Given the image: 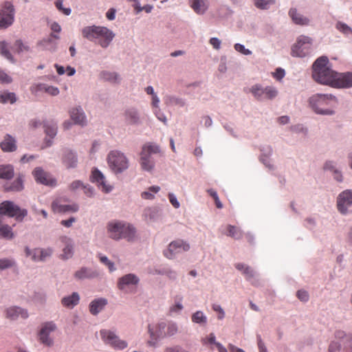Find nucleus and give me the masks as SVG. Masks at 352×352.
<instances>
[{"label":"nucleus","instance_id":"obj_44","mask_svg":"<svg viewBox=\"0 0 352 352\" xmlns=\"http://www.w3.org/2000/svg\"><path fill=\"white\" fill-rule=\"evenodd\" d=\"M165 331V337H171L175 336L178 331L177 324L170 322L166 324Z\"/></svg>","mask_w":352,"mask_h":352},{"label":"nucleus","instance_id":"obj_18","mask_svg":"<svg viewBox=\"0 0 352 352\" xmlns=\"http://www.w3.org/2000/svg\"><path fill=\"white\" fill-rule=\"evenodd\" d=\"M56 329V325L54 323L50 322H46L45 323L39 332L38 336L40 341L47 345L50 346L52 344L53 341L49 337V335L51 332L54 331Z\"/></svg>","mask_w":352,"mask_h":352},{"label":"nucleus","instance_id":"obj_22","mask_svg":"<svg viewBox=\"0 0 352 352\" xmlns=\"http://www.w3.org/2000/svg\"><path fill=\"white\" fill-rule=\"evenodd\" d=\"M6 317L11 320H16L19 317L27 318L28 317V311L18 307H12L6 310Z\"/></svg>","mask_w":352,"mask_h":352},{"label":"nucleus","instance_id":"obj_60","mask_svg":"<svg viewBox=\"0 0 352 352\" xmlns=\"http://www.w3.org/2000/svg\"><path fill=\"white\" fill-rule=\"evenodd\" d=\"M181 300H182V298H179V301L177 302H175V304L170 308V312H171V313L179 312L183 309V306H182V303L180 302Z\"/></svg>","mask_w":352,"mask_h":352},{"label":"nucleus","instance_id":"obj_8","mask_svg":"<svg viewBox=\"0 0 352 352\" xmlns=\"http://www.w3.org/2000/svg\"><path fill=\"white\" fill-rule=\"evenodd\" d=\"M14 8L10 1H5L0 10V29H6L14 21Z\"/></svg>","mask_w":352,"mask_h":352},{"label":"nucleus","instance_id":"obj_54","mask_svg":"<svg viewBox=\"0 0 352 352\" xmlns=\"http://www.w3.org/2000/svg\"><path fill=\"white\" fill-rule=\"evenodd\" d=\"M296 295L301 301L307 302L309 300V294L305 290H298Z\"/></svg>","mask_w":352,"mask_h":352},{"label":"nucleus","instance_id":"obj_21","mask_svg":"<svg viewBox=\"0 0 352 352\" xmlns=\"http://www.w3.org/2000/svg\"><path fill=\"white\" fill-rule=\"evenodd\" d=\"M289 16L292 19V21L298 25H308L310 23V20L308 17L299 13L296 8H291L288 12Z\"/></svg>","mask_w":352,"mask_h":352},{"label":"nucleus","instance_id":"obj_38","mask_svg":"<svg viewBox=\"0 0 352 352\" xmlns=\"http://www.w3.org/2000/svg\"><path fill=\"white\" fill-rule=\"evenodd\" d=\"M16 101V97L14 93L4 91L0 94V102L5 104L10 102L14 104Z\"/></svg>","mask_w":352,"mask_h":352},{"label":"nucleus","instance_id":"obj_43","mask_svg":"<svg viewBox=\"0 0 352 352\" xmlns=\"http://www.w3.org/2000/svg\"><path fill=\"white\" fill-rule=\"evenodd\" d=\"M0 54L8 60L13 62V57L8 50V45L6 41L0 42Z\"/></svg>","mask_w":352,"mask_h":352},{"label":"nucleus","instance_id":"obj_27","mask_svg":"<svg viewBox=\"0 0 352 352\" xmlns=\"http://www.w3.org/2000/svg\"><path fill=\"white\" fill-rule=\"evenodd\" d=\"M191 8L197 14H203L208 8L207 0H190Z\"/></svg>","mask_w":352,"mask_h":352},{"label":"nucleus","instance_id":"obj_62","mask_svg":"<svg viewBox=\"0 0 352 352\" xmlns=\"http://www.w3.org/2000/svg\"><path fill=\"white\" fill-rule=\"evenodd\" d=\"M76 218L70 217L67 220H62L60 224L65 227L69 228L72 226V223L76 221Z\"/></svg>","mask_w":352,"mask_h":352},{"label":"nucleus","instance_id":"obj_58","mask_svg":"<svg viewBox=\"0 0 352 352\" xmlns=\"http://www.w3.org/2000/svg\"><path fill=\"white\" fill-rule=\"evenodd\" d=\"M212 309L216 311V312H218L219 313V316H218V318L221 320L224 318V316H225V313L223 310V309L221 307L220 305H212Z\"/></svg>","mask_w":352,"mask_h":352},{"label":"nucleus","instance_id":"obj_53","mask_svg":"<svg viewBox=\"0 0 352 352\" xmlns=\"http://www.w3.org/2000/svg\"><path fill=\"white\" fill-rule=\"evenodd\" d=\"M12 82V78L3 70L0 69V82L10 83Z\"/></svg>","mask_w":352,"mask_h":352},{"label":"nucleus","instance_id":"obj_2","mask_svg":"<svg viewBox=\"0 0 352 352\" xmlns=\"http://www.w3.org/2000/svg\"><path fill=\"white\" fill-rule=\"evenodd\" d=\"M309 103L318 114L333 115L338 104V99L332 94H316L309 98Z\"/></svg>","mask_w":352,"mask_h":352},{"label":"nucleus","instance_id":"obj_20","mask_svg":"<svg viewBox=\"0 0 352 352\" xmlns=\"http://www.w3.org/2000/svg\"><path fill=\"white\" fill-rule=\"evenodd\" d=\"M5 192H20L23 190V178L19 175L12 182H6L3 186Z\"/></svg>","mask_w":352,"mask_h":352},{"label":"nucleus","instance_id":"obj_5","mask_svg":"<svg viewBox=\"0 0 352 352\" xmlns=\"http://www.w3.org/2000/svg\"><path fill=\"white\" fill-rule=\"evenodd\" d=\"M27 215V210L21 209L12 201H5L0 204V225L4 221L3 216L23 219Z\"/></svg>","mask_w":352,"mask_h":352},{"label":"nucleus","instance_id":"obj_37","mask_svg":"<svg viewBox=\"0 0 352 352\" xmlns=\"http://www.w3.org/2000/svg\"><path fill=\"white\" fill-rule=\"evenodd\" d=\"M160 190V187L157 186H153L148 188L147 190L141 193V197L144 199H153L155 194Z\"/></svg>","mask_w":352,"mask_h":352},{"label":"nucleus","instance_id":"obj_14","mask_svg":"<svg viewBox=\"0 0 352 352\" xmlns=\"http://www.w3.org/2000/svg\"><path fill=\"white\" fill-rule=\"evenodd\" d=\"M139 278L133 274H128L120 277L118 280V288L124 292H127L131 286H137L139 283Z\"/></svg>","mask_w":352,"mask_h":352},{"label":"nucleus","instance_id":"obj_59","mask_svg":"<svg viewBox=\"0 0 352 352\" xmlns=\"http://www.w3.org/2000/svg\"><path fill=\"white\" fill-rule=\"evenodd\" d=\"M168 199L170 204L175 208H178L180 206L179 202L177 201V198L173 193H168Z\"/></svg>","mask_w":352,"mask_h":352},{"label":"nucleus","instance_id":"obj_42","mask_svg":"<svg viewBox=\"0 0 352 352\" xmlns=\"http://www.w3.org/2000/svg\"><path fill=\"white\" fill-rule=\"evenodd\" d=\"M77 279L89 278L94 276L93 273L86 267H82L80 270L76 272L74 274Z\"/></svg>","mask_w":352,"mask_h":352},{"label":"nucleus","instance_id":"obj_48","mask_svg":"<svg viewBox=\"0 0 352 352\" xmlns=\"http://www.w3.org/2000/svg\"><path fill=\"white\" fill-rule=\"evenodd\" d=\"M336 28L339 31L342 32V33H344L345 34H349L350 33H352L351 28L350 27H349L346 24L341 23V22H338L336 24Z\"/></svg>","mask_w":352,"mask_h":352},{"label":"nucleus","instance_id":"obj_4","mask_svg":"<svg viewBox=\"0 0 352 352\" xmlns=\"http://www.w3.org/2000/svg\"><path fill=\"white\" fill-rule=\"evenodd\" d=\"M84 38L97 42L101 47H107L115 36L113 32L106 27L87 26L82 30Z\"/></svg>","mask_w":352,"mask_h":352},{"label":"nucleus","instance_id":"obj_51","mask_svg":"<svg viewBox=\"0 0 352 352\" xmlns=\"http://www.w3.org/2000/svg\"><path fill=\"white\" fill-rule=\"evenodd\" d=\"M56 7L57 9L63 13H64L65 15H69L71 13V10L69 8H64L63 7V0H56L55 2Z\"/></svg>","mask_w":352,"mask_h":352},{"label":"nucleus","instance_id":"obj_46","mask_svg":"<svg viewBox=\"0 0 352 352\" xmlns=\"http://www.w3.org/2000/svg\"><path fill=\"white\" fill-rule=\"evenodd\" d=\"M63 162L67 168H74L76 166L77 159L74 155H67L64 158Z\"/></svg>","mask_w":352,"mask_h":352},{"label":"nucleus","instance_id":"obj_36","mask_svg":"<svg viewBox=\"0 0 352 352\" xmlns=\"http://www.w3.org/2000/svg\"><path fill=\"white\" fill-rule=\"evenodd\" d=\"M226 234L235 239H239L243 236L242 231L239 228L232 225L227 226V232Z\"/></svg>","mask_w":352,"mask_h":352},{"label":"nucleus","instance_id":"obj_17","mask_svg":"<svg viewBox=\"0 0 352 352\" xmlns=\"http://www.w3.org/2000/svg\"><path fill=\"white\" fill-rule=\"evenodd\" d=\"M33 175L36 181L38 183L50 186L56 185V180L41 168H36L33 171Z\"/></svg>","mask_w":352,"mask_h":352},{"label":"nucleus","instance_id":"obj_33","mask_svg":"<svg viewBox=\"0 0 352 352\" xmlns=\"http://www.w3.org/2000/svg\"><path fill=\"white\" fill-rule=\"evenodd\" d=\"M100 77L102 80L111 83H118L120 82V76L116 72L104 71L101 72Z\"/></svg>","mask_w":352,"mask_h":352},{"label":"nucleus","instance_id":"obj_24","mask_svg":"<svg viewBox=\"0 0 352 352\" xmlns=\"http://www.w3.org/2000/svg\"><path fill=\"white\" fill-rule=\"evenodd\" d=\"M124 117L128 124H136L140 121L139 113L135 108L126 109L124 112Z\"/></svg>","mask_w":352,"mask_h":352},{"label":"nucleus","instance_id":"obj_40","mask_svg":"<svg viewBox=\"0 0 352 352\" xmlns=\"http://www.w3.org/2000/svg\"><path fill=\"white\" fill-rule=\"evenodd\" d=\"M160 152V147L153 143H147L142 148L143 154H156Z\"/></svg>","mask_w":352,"mask_h":352},{"label":"nucleus","instance_id":"obj_23","mask_svg":"<svg viewBox=\"0 0 352 352\" xmlns=\"http://www.w3.org/2000/svg\"><path fill=\"white\" fill-rule=\"evenodd\" d=\"M70 117L76 124L82 126L86 124V117L80 107L73 108L70 111Z\"/></svg>","mask_w":352,"mask_h":352},{"label":"nucleus","instance_id":"obj_1","mask_svg":"<svg viewBox=\"0 0 352 352\" xmlns=\"http://www.w3.org/2000/svg\"><path fill=\"white\" fill-rule=\"evenodd\" d=\"M336 76V72L331 68L327 56H320L315 60L312 65V78L316 82L332 87Z\"/></svg>","mask_w":352,"mask_h":352},{"label":"nucleus","instance_id":"obj_32","mask_svg":"<svg viewBox=\"0 0 352 352\" xmlns=\"http://www.w3.org/2000/svg\"><path fill=\"white\" fill-rule=\"evenodd\" d=\"M14 176V168L12 165H0V178L10 179Z\"/></svg>","mask_w":352,"mask_h":352},{"label":"nucleus","instance_id":"obj_50","mask_svg":"<svg viewBox=\"0 0 352 352\" xmlns=\"http://www.w3.org/2000/svg\"><path fill=\"white\" fill-rule=\"evenodd\" d=\"M100 261H101V263H102L103 264L108 267L110 272H113L116 270V268L114 267L113 263L109 261L107 256H100Z\"/></svg>","mask_w":352,"mask_h":352},{"label":"nucleus","instance_id":"obj_45","mask_svg":"<svg viewBox=\"0 0 352 352\" xmlns=\"http://www.w3.org/2000/svg\"><path fill=\"white\" fill-rule=\"evenodd\" d=\"M257 8L266 10L275 3V0H253Z\"/></svg>","mask_w":352,"mask_h":352},{"label":"nucleus","instance_id":"obj_28","mask_svg":"<svg viewBox=\"0 0 352 352\" xmlns=\"http://www.w3.org/2000/svg\"><path fill=\"white\" fill-rule=\"evenodd\" d=\"M52 253L50 248L47 249H35L32 255V259L34 261H43L50 256Z\"/></svg>","mask_w":352,"mask_h":352},{"label":"nucleus","instance_id":"obj_57","mask_svg":"<svg viewBox=\"0 0 352 352\" xmlns=\"http://www.w3.org/2000/svg\"><path fill=\"white\" fill-rule=\"evenodd\" d=\"M84 184L80 180L74 181L69 186L71 190H76L83 188Z\"/></svg>","mask_w":352,"mask_h":352},{"label":"nucleus","instance_id":"obj_47","mask_svg":"<svg viewBox=\"0 0 352 352\" xmlns=\"http://www.w3.org/2000/svg\"><path fill=\"white\" fill-rule=\"evenodd\" d=\"M192 320L196 323H206V317L204 316L203 312L197 311L192 316Z\"/></svg>","mask_w":352,"mask_h":352},{"label":"nucleus","instance_id":"obj_31","mask_svg":"<svg viewBox=\"0 0 352 352\" xmlns=\"http://www.w3.org/2000/svg\"><path fill=\"white\" fill-rule=\"evenodd\" d=\"M43 127L47 136L51 139L56 136L57 133V125L56 123L52 121H45L44 122Z\"/></svg>","mask_w":352,"mask_h":352},{"label":"nucleus","instance_id":"obj_26","mask_svg":"<svg viewBox=\"0 0 352 352\" xmlns=\"http://www.w3.org/2000/svg\"><path fill=\"white\" fill-rule=\"evenodd\" d=\"M107 304V301L104 298L96 299L90 303L89 311L93 315H97Z\"/></svg>","mask_w":352,"mask_h":352},{"label":"nucleus","instance_id":"obj_25","mask_svg":"<svg viewBox=\"0 0 352 352\" xmlns=\"http://www.w3.org/2000/svg\"><path fill=\"white\" fill-rule=\"evenodd\" d=\"M0 146L4 152H14L16 148L15 140L8 134L4 137Z\"/></svg>","mask_w":352,"mask_h":352},{"label":"nucleus","instance_id":"obj_30","mask_svg":"<svg viewBox=\"0 0 352 352\" xmlns=\"http://www.w3.org/2000/svg\"><path fill=\"white\" fill-rule=\"evenodd\" d=\"M80 300L78 293L74 292L72 295L64 297L62 299V304L63 306L69 308H72L76 305Z\"/></svg>","mask_w":352,"mask_h":352},{"label":"nucleus","instance_id":"obj_49","mask_svg":"<svg viewBox=\"0 0 352 352\" xmlns=\"http://www.w3.org/2000/svg\"><path fill=\"white\" fill-rule=\"evenodd\" d=\"M13 261L8 258L0 259V271L11 267L14 265Z\"/></svg>","mask_w":352,"mask_h":352},{"label":"nucleus","instance_id":"obj_16","mask_svg":"<svg viewBox=\"0 0 352 352\" xmlns=\"http://www.w3.org/2000/svg\"><path fill=\"white\" fill-rule=\"evenodd\" d=\"M90 180L91 182L96 183L98 187L104 192H109L112 189V187L110 185L107 184L104 175L97 168H94L91 171Z\"/></svg>","mask_w":352,"mask_h":352},{"label":"nucleus","instance_id":"obj_63","mask_svg":"<svg viewBox=\"0 0 352 352\" xmlns=\"http://www.w3.org/2000/svg\"><path fill=\"white\" fill-rule=\"evenodd\" d=\"M106 16L110 21L113 20L116 17V10L113 8L109 9L106 13Z\"/></svg>","mask_w":352,"mask_h":352},{"label":"nucleus","instance_id":"obj_35","mask_svg":"<svg viewBox=\"0 0 352 352\" xmlns=\"http://www.w3.org/2000/svg\"><path fill=\"white\" fill-rule=\"evenodd\" d=\"M235 267L238 270L241 271L247 279L252 278L254 276V270L250 267L243 263H236Z\"/></svg>","mask_w":352,"mask_h":352},{"label":"nucleus","instance_id":"obj_10","mask_svg":"<svg viewBox=\"0 0 352 352\" xmlns=\"http://www.w3.org/2000/svg\"><path fill=\"white\" fill-rule=\"evenodd\" d=\"M249 91L259 100L264 99L272 100L277 96V91L274 87H266L263 88L260 85H253L250 89H249Z\"/></svg>","mask_w":352,"mask_h":352},{"label":"nucleus","instance_id":"obj_61","mask_svg":"<svg viewBox=\"0 0 352 352\" xmlns=\"http://www.w3.org/2000/svg\"><path fill=\"white\" fill-rule=\"evenodd\" d=\"M210 43L216 50H219L220 48L221 41L217 38H215V37L211 38L210 39Z\"/></svg>","mask_w":352,"mask_h":352},{"label":"nucleus","instance_id":"obj_12","mask_svg":"<svg viewBox=\"0 0 352 352\" xmlns=\"http://www.w3.org/2000/svg\"><path fill=\"white\" fill-rule=\"evenodd\" d=\"M166 324L165 322H160L157 324L155 328V330L148 327V333L150 334L151 339L147 341V344L150 346H156L157 340L160 338H165Z\"/></svg>","mask_w":352,"mask_h":352},{"label":"nucleus","instance_id":"obj_29","mask_svg":"<svg viewBox=\"0 0 352 352\" xmlns=\"http://www.w3.org/2000/svg\"><path fill=\"white\" fill-rule=\"evenodd\" d=\"M62 242L65 245L63 248V253L61 254L63 258H69L72 257L73 254V246L72 244V240L66 236L61 238Z\"/></svg>","mask_w":352,"mask_h":352},{"label":"nucleus","instance_id":"obj_15","mask_svg":"<svg viewBox=\"0 0 352 352\" xmlns=\"http://www.w3.org/2000/svg\"><path fill=\"white\" fill-rule=\"evenodd\" d=\"M332 87L346 89L352 87V72H336Z\"/></svg>","mask_w":352,"mask_h":352},{"label":"nucleus","instance_id":"obj_19","mask_svg":"<svg viewBox=\"0 0 352 352\" xmlns=\"http://www.w3.org/2000/svg\"><path fill=\"white\" fill-rule=\"evenodd\" d=\"M52 208L54 212H75L78 210V206L77 204H61L60 200H55L52 204Z\"/></svg>","mask_w":352,"mask_h":352},{"label":"nucleus","instance_id":"obj_56","mask_svg":"<svg viewBox=\"0 0 352 352\" xmlns=\"http://www.w3.org/2000/svg\"><path fill=\"white\" fill-rule=\"evenodd\" d=\"M164 352H189L179 346L166 347Z\"/></svg>","mask_w":352,"mask_h":352},{"label":"nucleus","instance_id":"obj_52","mask_svg":"<svg viewBox=\"0 0 352 352\" xmlns=\"http://www.w3.org/2000/svg\"><path fill=\"white\" fill-rule=\"evenodd\" d=\"M234 49L236 51L245 55H250L252 54V52L250 50L245 49L244 45L239 43H236L234 45Z\"/></svg>","mask_w":352,"mask_h":352},{"label":"nucleus","instance_id":"obj_9","mask_svg":"<svg viewBox=\"0 0 352 352\" xmlns=\"http://www.w3.org/2000/svg\"><path fill=\"white\" fill-rule=\"evenodd\" d=\"M190 245L182 239H177L170 242L166 250L164 251V255L168 259H173L176 254L187 252L190 250Z\"/></svg>","mask_w":352,"mask_h":352},{"label":"nucleus","instance_id":"obj_3","mask_svg":"<svg viewBox=\"0 0 352 352\" xmlns=\"http://www.w3.org/2000/svg\"><path fill=\"white\" fill-rule=\"evenodd\" d=\"M107 230L108 236L116 241L124 239L128 241H133L136 239L135 228L127 223L118 221H110L107 226Z\"/></svg>","mask_w":352,"mask_h":352},{"label":"nucleus","instance_id":"obj_55","mask_svg":"<svg viewBox=\"0 0 352 352\" xmlns=\"http://www.w3.org/2000/svg\"><path fill=\"white\" fill-rule=\"evenodd\" d=\"M274 78L278 80H280L285 76V71L281 68H277L276 71L272 74Z\"/></svg>","mask_w":352,"mask_h":352},{"label":"nucleus","instance_id":"obj_64","mask_svg":"<svg viewBox=\"0 0 352 352\" xmlns=\"http://www.w3.org/2000/svg\"><path fill=\"white\" fill-rule=\"evenodd\" d=\"M14 46L16 47L18 52H21L23 50H28V47L23 45L21 40H17L14 43Z\"/></svg>","mask_w":352,"mask_h":352},{"label":"nucleus","instance_id":"obj_41","mask_svg":"<svg viewBox=\"0 0 352 352\" xmlns=\"http://www.w3.org/2000/svg\"><path fill=\"white\" fill-rule=\"evenodd\" d=\"M142 168L147 171L151 170L153 167V162L151 158V155H144L140 159Z\"/></svg>","mask_w":352,"mask_h":352},{"label":"nucleus","instance_id":"obj_39","mask_svg":"<svg viewBox=\"0 0 352 352\" xmlns=\"http://www.w3.org/2000/svg\"><path fill=\"white\" fill-rule=\"evenodd\" d=\"M38 90L45 91L51 96H57L59 94V90L57 87L54 86L47 85L46 84H41L38 85Z\"/></svg>","mask_w":352,"mask_h":352},{"label":"nucleus","instance_id":"obj_11","mask_svg":"<svg viewBox=\"0 0 352 352\" xmlns=\"http://www.w3.org/2000/svg\"><path fill=\"white\" fill-rule=\"evenodd\" d=\"M108 163L116 173H120L128 168V160L125 155H109Z\"/></svg>","mask_w":352,"mask_h":352},{"label":"nucleus","instance_id":"obj_34","mask_svg":"<svg viewBox=\"0 0 352 352\" xmlns=\"http://www.w3.org/2000/svg\"><path fill=\"white\" fill-rule=\"evenodd\" d=\"M14 237V233L12 228L4 224V221L0 225V238L6 239H12Z\"/></svg>","mask_w":352,"mask_h":352},{"label":"nucleus","instance_id":"obj_13","mask_svg":"<svg viewBox=\"0 0 352 352\" xmlns=\"http://www.w3.org/2000/svg\"><path fill=\"white\" fill-rule=\"evenodd\" d=\"M352 205V190H346L341 192L337 199L338 210L342 214H346L348 208Z\"/></svg>","mask_w":352,"mask_h":352},{"label":"nucleus","instance_id":"obj_6","mask_svg":"<svg viewBox=\"0 0 352 352\" xmlns=\"http://www.w3.org/2000/svg\"><path fill=\"white\" fill-rule=\"evenodd\" d=\"M312 39L307 36L301 35L298 37L296 43L292 48V56L305 57L310 54L311 51Z\"/></svg>","mask_w":352,"mask_h":352},{"label":"nucleus","instance_id":"obj_7","mask_svg":"<svg viewBox=\"0 0 352 352\" xmlns=\"http://www.w3.org/2000/svg\"><path fill=\"white\" fill-rule=\"evenodd\" d=\"M100 334L104 344L109 345L116 350H122L127 347L126 341L121 340L113 331L108 329H102Z\"/></svg>","mask_w":352,"mask_h":352}]
</instances>
